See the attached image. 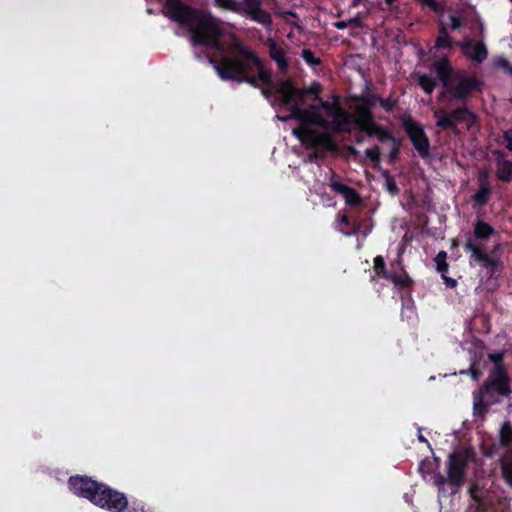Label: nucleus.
<instances>
[{"mask_svg": "<svg viewBox=\"0 0 512 512\" xmlns=\"http://www.w3.org/2000/svg\"><path fill=\"white\" fill-rule=\"evenodd\" d=\"M417 84L426 94L431 95L437 86V80L429 74H418Z\"/></svg>", "mask_w": 512, "mask_h": 512, "instance_id": "nucleus-27", "label": "nucleus"}, {"mask_svg": "<svg viewBox=\"0 0 512 512\" xmlns=\"http://www.w3.org/2000/svg\"><path fill=\"white\" fill-rule=\"evenodd\" d=\"M462 26V21L460 17L456 15L450 16V27L452 30H458Z\"/></svg>", "mask_w": 512, "mask_h": 512, "instance_id": "nucleus-45", "label": "nucleus"}, {"mask_svg": "<svg viewBox=\"0 0 512 512\" xmlns=\"http://www.w3.org/2000/svg\"><path fill=\"white\" fill-rule=\"evenodd\" d=\"M221 8L240 14L243 17L270 28L273 24L271 14L263 8L262 0H214Z\"/></svg>", "mask_w": 512, "mask_h": 512, "instance_id": "nucleus-3", "label": "nucleus"}, {"mask_svg": "<svg viewBox=\"0 0 512 512\" xmlns=\"http://www.w3.org/2000/svg\"><path fill=\"white\" fill-rule=\"evenodd\" d=\"M512 2V0H510Z\"/></svg>", "mask_w": 512, "mask_h": 512, "instance_id": "nucleus-54", "label": "nucleus"}, {"mask_svg": "<svg viewBox=\"0 0 512 512\" xmlns=\"http://www.w3.org/2000/svg\"><path fill=\"white\" fill-rule=\"evenodd\" d=\"M453 47V41L449 38H436L434 48L437 50H451Z\"/></svg>", "mask_w": 512, "mask_h": 512, "instance_id": "nucleus-39", "label": "nucleus"}, {"mask_svg": "<svg viewBox=\"0 0 512 512\" xmlns=\"http://www.w3.org/2000/svg\"><path fill=\"white\" fill-rule=\"evenodd\" d=\"M329 186L334 192L344 197L347 205L357 207L361 204L362 200L359 193L347 184L339 182L335 174L332 175Z\"/></svg>", "mask_w": 512, "mask_h": 512, "instance_id": "nucleus-13", "label": "nucleus"}, {"mask_svg": "<svg viewBox=\"0 0 512 512\" xmlns=\"http://www.w3.org/2000/svg\"><path fill=\"white\" fill-rule=\"evenodd\" d=\"M365 156L374 164H379L381 160V151L379 146H374L365 150Z\"/></svg>", "mask_w": 512, "mask_h": 512, "instance_id": "nucleus-37", "label": "nucleus"}, {"mask_svg": "<svg viewBox=\"0 0 512 512\" xmlns=\"http://www.w3.org/2000/svg\"><path fill=\"white\" fill-rule=\"evenodd\" d=\"M478 186L481 189L492 190L490 181L478 182Z\"/></svg>", "mask_w": 512, "mask_h": 512, "instance_id": "nucleus-50", "label": "nucleus"}, {"mask_svg": "<svg viewBox=\"0 0 512 512\" xmlns=\"http://www.w3.org/2000/svg\"><path fill=\"white\" fill-rule=\"evenodd\" d=\"M441 277L446 284L447 287L454 288L457 285V281L454 278L446 276V274H441Z\"/></svg>", "mask_w": 512, "mask_h": 512, "instance_id": "nucleus-47", "label": "nucleus"}, {"mask_svg": "<svg viewBox=\"0 0 512 512\" xmlns=\"http://www.w3.org/2000/svg\"><path fill=\"white\" fill-rule=\"evenodd\" d=\"M482 81L476 76L467 75L465 72L458 71L449 87L445 91L450 97L459 102H466L473 97L476 92L482 91Z\"/></svg>", "mask_w": 512, "mask_h": 512, "instance_id": "nucleus-6", "label": "nucleus"}, {"mask_svg": "<svg viewBox=\"0 0 512 512\" xmlns=\"http://www.w3.org/2000/svg\"><path fill=\"white\" fill-rule=\"evenodd\" d=\"M503 140L506 143V148L512 152V129L503 132Z\"/></svg>", "mask_w": 512, "mask_h": 512, "instance_id": "nucleus-44", "label": "nucleus"}, {"mask_svg": "<svg viewBox=\"0 0 512 512\" xmlns=\"http://www.w3.org/2000/svg\"><path fill=\"white\" fill-rule=\"evenodd\" d=\"M496 176L502 182H510L512 180V161L506 159L499 161L497 163Z\"/></svg>", "mask_w": 512, "mask_h": 512, "instance_id": "nucleus-24", "label": "nucleus"}, {"mask_svg": "<svg viewBox=\"0 0 512 512\" xmlns=\"http://www.w3.org/2000/svg\"><path fill=\"white\" fill-rule=\"evenodd\" d=\"M314 132L315 130L302 123H300L298 128L294 129V134L297 136V138L301 142L308 144H310Z\"/></svg>", "mask_w": 512, "mask_h": 512, "instance_id": "nucleus-31", "label": "nucleus"}, {"mask_svg": "<svg viewBox=\"0 0 512 512\" xmlns=\"http://www.w3.org/2000/svg\"><path fill=\"white\" fill-rule=\"evenodd\" d=\"M433 70L435 71L440 82L442 83L444 90L449 87L455 75H457L458 73V71L453 70L447 56H444L440 60L435 61L433 63Z\"/></svg>", "mask_w": 512, "mask_h": 512, "instance_id": "nucleus-16", "label": "nucleus"}, {"mask_svg": "<svg viewBox=\"0 0 512 512\" xmlns=\"http://www.w3.org/2000/svg\"><path fill=\"white\" fill-rule=\"evenodd\" d=\"M68 486L73 494L109 512H145L143 502L138 500L129 502L125 493L89 476H71L68 479Z\"/></svg>", "mask_w": 512, "mask_h": 512, "instance_id": "nucleus-2", "label": "nucleus"}, {"mask_svg": "<svg viewBox=\"0 0 512 512\" xmlns=\"http://www.w3.org/2000/svg\"><path fill=\"white\" fill-rule=\"evenodd\" d=\"M313 100H317L320 102V107L327 112V115L331 118L340 108V98L337 95L333 96V101H323L319 96L318 99H315L313 96Z\"/></svg>", "mask_w": 512, "mask_h": 512, "instance_id": "nucleus-29", "label": "nucleus"}, {"mask_svg": "<svg viewBox=\"0 0 512 512\" xmlns=\"http://www.w3.org/2000/svg\"><path fill=\"white\" fill-rule=\"evenodd\" d=\"M383 175L385 177V189L391 196H397L400 192L399 187L393 176L389 174L388 171H384Z\"/></svg>", "mask_w": 512, "mask_h": 512, "instance_id": "nucleus-33", "label": "nucleus"}, {"mask_svg": "<svg viewBox=\"0 0 512 512\" xmlns=\"http://www.w3.org/2000/svg\"><path fill=\"white\" fill-rule=\"evenodd\" d=\"M492 195V190L481 189L478 187L477 191L472 195L473 208H481L485 206Z\"/></svg>", "mask_w": 512, "mask_h": 512, "instance_id": "nucleus-28", "label": "nucleus"}, {"mask_svg": "<svg viewBox=\"0 0 512 512\" xmlns=\"http://www.w3.org/2000/svg\"><path fill=\"white\" fill-rule=\"evenodd\" d=\"M350 224H351L350 219H349V217L346 214H343V215L340 216V223H339L340 227H339V230L342 233H344L345 235H347V236H350L352 234L357 233L360 230V228H361V221H355L352 224V230L351 231H344L342 226L349 227Z\"/></svg>", "mask_w": 512, "mask_h": 512, "instance_id": "nucleus-32", "label": "nucleus"}, {"mask_svg": "<svg viewBox=\"0 0 512 512\" xmlns=\"http://www.w3.org/2000/svg\"><path fill=\"white\" fill-rule=\"evenodd\" d=\"M373 268L378 277L388 280L389 276L392 275V273L397 268V260L394 261L393 263H391V270L388 271L386 268L384 258L379 255L374 258V267Z\"/></svg>", "mask_w": 512, "mask_h": 512, "instance_id": "nucleus-23", "label": "nucleus"}, {"mask_svg": "<svg viewBox=\"0 0 512 512\" xmlns=\"http://www.w3.org/2000/svg\"><path fill=\"white\" fill-rule=\"evenodd\" d=\"M385 2L388 4V5H391L395 2V0H385Z\"/></svg>", "mask_w": 512, "mask_h": 512, "instance_id": "nucleus-53", "label": "nucleus"}, {"mask_svg": "<svg viewBox=\"0 0 512 512\" xmlns=\"http://www.w3.org/2000/svg\"><path fill=\"white\" fill-rule=\"evenodd\" d=\"M504 357H505V351H499V352L488 354L489 360L494 363V366L492 368L499 367L501 370H507L503 363Z\"/></svg>", "mask_w": 512, "mask_h": 512, "instance_id": "nucleus-36", "label": "nucleus"}, {"mask_svg": "<svg viewBox=\"0 0 512 512\" xmlns=\"http://www.w3.org/2000/svg\"><path fill=\"white\" fill-rule=\"evenodd\" d=\"M375 124L373 111L357 105L355 106L354 112L352 113V125H355L360 132L366 133Z\"/></svg>", "mask_w": 512, "mask_h": 512, "instance_id": "nucleus-15", "label": "nucleus"}, {"mask_svg": "<svg viewBox=\"0 0 512 512\" xmlns=\"http://www.w3.org/2000/svg\"><path fill=\"white\" fill-rule=\"evenodd\" d=\"M495 234V229L483 220H476L473 224V236L480 241H487Z\"/></svg>", "mask_w": 512, "mask_h": 512, "instance_id": "nucleus-21", "label": "nucleus"}, {"mask_svg": "<svg viewBox=\"0 0 512 512\" xmlns=\"http://www.w3.org/2000/svg\"><path fill=\"white\" fill-rule=\"evenodd\" d=\"M477 179H478V182L490 181L489 172L487 170H481L478 173V178Z\"/></svg>", "mask_w": 512, "mask_h": 512, "instance_id": "nucleus-49", "label": "nucleus"}, {"mask_svg": "<svg viewBox=\"0 0 512 512\" xmlns=\"http://www.w3.org/2000/svg\"><path fill=\"white\" fill-rule=\"evenodd\" d=\"M301 106L302 105H297L291 110L290 118L296 119L300 123L308 125L310 128L311 126H318L324 130H329L330 121L326 120L321 115L318 106L310 105L306 109Z\"/></svg>", "mask_w": 512, "mask_h": 512, "instance_id": "nucleus-11", "label": "nucleus"}, {"mask_svg": "<svg viewBox=\"0 0 512 512\" xmlns=\"http://www.w3.org/2000/svg\"><path fill=\"white\" fill-rule=\"evenodd\" d=\"M265 44L268 48L269 57L276 63L278 70L281 73H286L290 67L286 50L271 37L266 40Z\"/></svg>", "mask_w": 512, "mask_h": 512, "instance_id": "nucleus-12", "label": "nucleus"}, {"mask_svg": "<svg viewBox=\"0 0 512 512\" xmlns=\"http://www.w3.org/2000/svg\"><path fill=\"white\" fill-rule=\"evenodd\" d=\"M401 126L418 154L426 158L430 151V141L421 124L408 114L401 118Z\"/></svg>", "mask_w": 512, "mask_h": 512, "instance_id": "nucleus-9", "label": "nucleus"}, {"mask_svg": "<svg viewBox=\"0 0 512 512\" xmlns=\"http://www.w3.org/2000/svg\"><path fill=\"white\" fill-rule=\"evenodd\" d=\"M388 280L391 281L394 284V286L400 291H407L408 293L412 291L414 281L411 279V277L408 275V273L402 266L401 256H398L397 268L392 273V275L389 276Z\"/></svg>", "mask_w": 512, "mask_h": 512, "instance_id": "nucleus-14", "label": "nucleus"}, {"mask_svg": "<svg viewBox=\"0 0 512 512\" xmlns=\"http://www.w3.org/2000/svg\"><path fill=\"white\" fill-rule=\"evenodd\" d=\"M378 103L386 112H392L397 106V100L391 97L384 99L380 96V100H378Z\"/></svg>", "mask_w": 512, "mask_h": 512, "instance_id": "nucleus-40", "label": "nucleus"}, {"mask_svg": "<svg viewBox=\"0 0 512 512\" xmlns=\"http://www.w3.org/2000/svg\"><path fill=\"white\" fill-rule=\"evenodd\" d=\"M334 25L337 29H345L347 27V23L345 21H338Z\"/></svg>", "mask_w": 512, "mask_h": 512, "instance_id": "nucleus-51", "label": "nucleus"}, {"mask_svg": "<svg viewBox=\"0 0 512 512\" xmlns=\"http://www.w3.org/2000/svg\"><path fill=\"white\" fill-rule=\"evenodd\" d=\"M498 446L496 444L491 445L484 451V455L486 457H494L498 453Z\"/></svg>", "mask_w": 512, "mask_h": 512, "instance_id": "nucleus-46", "label": "nucleus"}, {"mask_svg": "<svg viewBox=\"0 0 512 512\" xmlns=\"http://www.w3.org/2000/svg\"><path fill=\"white\" fill-rule=\"evenodd\" d=\"M310 145L323 148L326 151H334L336 149L335 141L331 135L327 133H320L316 130L312 136Z\"/></svg>", "mask_w": 512, "mask_h": 512, "instance_id": "nucleus-20", "label": "nucleus"}, {"mask_svg": "<svg viewBox=\"0 0 512 512\" xmlns=\"http://www.w3.org/2000/svg\"><path fill=\"white\" fill-rule=\"evenodd\" d=\"M499 404V400L488 398L480 391L473 393V415L475 417L485 418L491 406Z\"/></svg>", "mask_w": 512, "mask_h": 512, "instance_id": "nucleus-19", "label": "nucleus"}, {"mask_svg": "<svg viewBox=\"0 0 512 512\" xmlns=\"http://www.w3.org/2000/svg\"><path fill=\"white\" fill-rule=\"evenodd\" d=\"M301 57L311 67L320 66L322 64V60L319 57H316L315 53L311 49H303Z\"/></svg>", "mask_w": 512, "mask_h": 512, "instance_id": "nucleus-34", "label": "nucleus"}, {"mask_svg": "<svg viewBox=\"0 0 512 512\" xmlns=\"http://www.w3.org/2000/svg\"><path fill=\"white\" fill-rule=\"evenodd\" d=\"M468 453L464 450L453 451L448 456L447 461V479L440 475L438 484H444L446 481L453 487L459 488L464 484L465 472L468 466Z\"/></svg>", "mask_w": 512, "mask_h": 512, "instance_id": "nucleus-8", "label": "nucleus"}, {"mask_svg": "<svg viewBox=\"0 0 512 512\" xmlns=\"http://www.w3.org/2000/svg\"><path fill=\"white\" fill-rule=\"evenodd\" d=\"M483 395L488 398L499 400V404L504 398H510L512 395L511 379L507 370H501L499 367L491 368L486 380L479 387Z\"/></svg>", "mask_w": 512, "mask_h": 512, "instance_id": "nucleus-4", "label": "nucleus"}, {"mask_svg": "<svg viewBox=\"0 0 512 512\" xmlns=\"http://www.w3.org/2000/svg\"><path fill=\"white\" fill-rule=\"evenodd\" d=\"M399 152H400V143L398 142V140H396V142H392V149L389 153V159L391 162L394 161L398 157Z\"/></svg>", "mask_w": 512, "mask_h": 512, "instance_id": "nucleus-43", "label": "nucleus"}, {"mask_svg": "<svg viewBox=\"0 0 512 512\" xmlns=\"http://www.w3.org/2000/svg\"><path fill=\"white\" fill-rule=\"evenodd\" d=\"M436 118V126L442 130L456 131L457 125L466 123L470 128L476 120L475 113L464 103L463 106L457 107L448 113L444 109H438L434 112Z\"/></svg>", "mask_w": 512, "mask_h": 512, "instance_id": "nucleus-7", "label": "nucleus"}, {"mask_svg": "<svg viewBox=\"0 0 512 512\" xmlns=\"http://www.w3.org/2000/svg\"><path fill=\"white\" fill-rule=\"evenodd\" d=\"M446 259L447 253L445 251H440L435 257L436 268L440 274H446L449 270Z\"/></svg>", "mask_w": 512, "mask_h": 512, "instance_id": "nucleus-35", "label": "nucleus"}, {"mask_svg": "<svg viewBox=\"0 0 512 512\" xmlns=\"http://www.w3.org/2000/svg\"><path fill=\"white\" fill-rule=\"evenodd\" d=\"M497 66L502 68L507 74L512 75V64L505 58H499L496 62Z\"/></svg>", "mask_w": 512, "mask_h": 512, "instance_id": "nucleus-42", "label": "nucleus"}, {"mask_svg": "<svg viewBox=\"0 0 512 512\" xmlns=\"http://www.w3.org/2000/svg\"><path fill=\"white\" fill-rule=\"evenodd\" d=\"M354 100L358 103L357 106L364 107L370 111L374 108L375 104L380 100V95L378 94H368V95H360L354 98Z\"/></svg>", "mask_w": 512, "mask_h": 512, "instance_id": "nucleus-30", "label": "nucleus"}, {"mask_svg": "<svg viewBox=\"0 0 512 512\" xmlns=\"http://www.w3.org/2000/svg\"><path fill=\"white\" fill-rule=\"evenodd\" d=\"M438 33H439V35L437 36L438 38H449L450 37L448 30L443 23H440L439 28H438Z\"/></svg>", "mask_w": 512, "mask_h": 512, "instance_id": "nucleus-48", "label": "nucleus"}, {"mask_svg": "<svg viewBox=\"0 0 512 512\" xmlns=\"http://www.w3.org/2000/svg\"><path fill=\"white\" fill-rule=\"evenodd\" d=\"M163 14L188 29L194 47H205L222 55L219 60L209 57L210 63L214 65L222 80L248 83L254 88L261 89L265 98L272 96V71L251 47L235 39L233 53L225 54L226 47L222 41L225 29L221 20L209 11L194 8L182 0H165Z\"/></svg>", "mask_w": 512, "mask_h": 512, "instance_id": "nucleus-1", "label": "nucleus"}, {"mask_svg": "<svg viewBox=\"0 0 512 512\" xmlns=\"http://www.w3.org/2000/svg\"><path fill=\"white\" fill-rule=\"evenodd\" d=\"M422 5L429 7L434 12L440 13L443 11V6L437 0H418Z\"/></svg>", "mask_w": 512, "mask_h": 512, "instance_id": "nucleus-41", "label": "nucleus"}, {"mask_svg": "<svg viewBox=\"0 0 512 512\" xmlns=\"http://www.w3.org/2000/svg\"><path fill=\"white\" fill-rule=\"evenodd\" d=\"M499 445L503 448L512 446V424L510 421L502 423L499 430Z\"/></svg>", "mask_w": 512, "mask_h": 512, "instance_id": "nucleus-25", "label": "nucleus"}, {"mask_svg": "<svg viewBox=\"0 0 512 512\" xmlns=\"http://www.w3.org/2000/svg\"><path fill=\"white\" fill-rule=\"evenodd\" d=\"M458 44L463 54L477 63H482L488 56L487 48L483 42L469 40Z\"/></svg>", "mask_w": 512, "mask_h": 512, "instance_id": "nucleus-17", "label": "nucleus"}, {"mask_svg": "<svg viewBox=\"0 0 512 512\" xmlns=\"http://www.w3.org/2000/svg\"><path fill=\"white\" fill-rule=\"evenodd\" d=\"M469 373L474 381H478L482 376V371L477 367V362H471L468 370H461L460 374Z\"/></svg>", "mask_w": 512, "mask_h": 512, "instance_id": "nucleus-38", "label": "nucleus"}, {"mask_svg": "<svg viewBox=\"0 0 512 512\" xmlns=\"http://www.w3.org/2000/svg\"><path fill=\"white\" fill-rule=\"evenodd\" d=\"M464 250L470 252V262L478 263L486 270L490 278H496L502 270V262L499 259L490 257L481 247L477 246L471 237H468Z\"/></svg>", "mask_w": 512, "mask_h": 512, "instance_id": "nucleus-10", "label": "nucleus"}, {"mask_svg": "<svg viewBox=\"0 0 512 512\" xmlns=\"http://www.w3.org/2000/svg\"><path fill=\"white\" fill-rule=\"evenodd\" d=\"M276 92L280 96L282 104L289 106L292 110L297 105H303L306 96H314L315 99H318L321 87L319 83H314L310 87L300 89L294 80L289 78L279 83Z\"/></svg>", "mask_w": 512, "mask_h": 512, "instance_id": "nucleus-5", "label": "nucleus"}, {"mask_svg": "<svg viewBox=\"0 0 512 512\" xmlns=\"http://www.w3.org/2000/svg\"><path fill=\"white\" fill-rule=\"evenodd\" d=\"M499 462L502 477L505 483L512 488V457L503 455Z\"/></svg>", "mask_w": 512, "mask_h": 512, "instance_id": "nucleus-26", "label": "nucleus"}, {"mask_svg": "<svg viewBox=\"0 0 512 512\" xmlns=\"http://www.w3.org/2000/svg\"><path fill=\"white\" fill-rule=\"evenodd\" d=\"M419 440L421 442H425V443L427 442L426 438L424 436H422V435L419 436Z\"/></svg>", "mask_w": 512, "mask_h": 512, "instance_id": "nucleus-52", "label": "nucleus"}, {"mask_svg": "<svg viewBox=\"0 0 512 512\" xmlns=\"http://www.w3.org/2000/svg\"><path fill=\"white\" fill-rule=\"evenodd\" d=\"M367 136L372 137L375 136L377 139L384 143V142H396V138L393 136L392 133H390L386 127L376 123L373 125L368 132L365 133Z\"/></svg>", "mask_w": 512, "mask_h": 512, "instance_id": "nucleus-22", "label": "nucleus"}, {"mask_svg": "<svg viewBox=\"0 0 512 512\" xmlns=\"http://www.w3.org/2000/svg\"><path fill=\"white\" fill-rule=\"evenodd\" d=\"M329 130L334 133H345L350 131L352 125V113L347 112L342 106L341 108L331 117Z\"/></svg>", "mask_w": 512, "mask_h": 512, "instance_id": "nucleus-18", "label": "nucleus"}]
</instances>
